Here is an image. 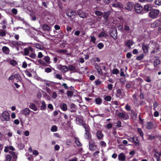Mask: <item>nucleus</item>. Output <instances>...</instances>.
<instances>
[{
	"label": "nucleus",
	"instance_id": "obj_16",
	"mask_svg": "<svg viewBox=\"0 0 161 161\" xmlns=\"http://www.w3.org/2000/svg\"><path fill=\"white\" fill-rule=\"evenodd\" d=\"M118 116L121 119L125 120H126L129 119L128 116H126L125 114L122 112H119L118 114Z\"/></svg>",
	"mask_w": 161,
	"mask_h": 161
},
{
	"label": "nucleus",
	"instance_id": "obj_25",
	"mask_svg": "<svg viewBox=\"0 0 161 161\" xmlns=\"http://www.w3.org/2000/svg\"><path fill=\"white\" fill-rule=\"evenodd\" d=\"M79 16L81 18H84L86 17L85 13L82 11H80L78 13Z\"/></svg>",
	"mask_w": 161,
	"mask_h": 161
},
{
	"label": "nucleus",
	"instance_id": "obj_34",
	"mask_svg": "<svg viewBox=\"0 0 161 161\" xmlns=\"http://www.w3.org/2000/svg\"><path fill=\"white\" fill-rule=\"evenodd\" d=\"M58 130L57 127L55 125H53L51 127V130L52 132H56Z\"/></svg>",
	"mask_w": 161,
	"mask_h": 161
},
{
	"label": "nucleus",
	"instance_id": "obj_37",
	"mask_svg": "<svg viewBox=\"0 0 161 161\" xmlns=\"http://www.w3.org/2000/svg\"><path fill=\"white\" fill-rule=\"evenodd\" d=\"M144 79L145 81L147 82H150L151 81V80L150 79V77L149 76L145 77Z\"/></svg>",
	"mask_w": 161,
	"mask_h": 161
},
{
	"label": "nucleus",
	"instance_id": "obj_35",
	"mask_svg": "<svg viewBox=\"0 0 161 161\" xmlns=\"http://www.w3.org/2000/svg\"><path fill=\"white\" fill-rule=\"evenodd\" d=\"M107 36V34L105 32L102 31L98 35V37H106Z\"/></svg>",
	"mask_w": 161,
	"mask_h": 161
},
{
	"label": "nucleus",
	"instance_id": "obj_38",
	"mask_svg": "<svg viewBox=\"0 0 161 161\" xmlns=\"http://www.w3.org/2000/svg\"><path fill=\"white\" fill-rule=\"evenodd\" d=\"M24 55L25 56L28 55L30 53L29 49L28 48H25L24 49Z\"/></svg>",
	"mask_w": 161,
	"mask_h": 161
},
{
	"label": "nucleus",
	"instance_id": "obj_9",
	"mask_svg": "<svg viewBox=\"0 0 161 161\" xmlns=\"http://www.w3.org/2000/svg\"><path fill=\"white\" fill-rule=\"evenodd\" d=\"M124 94V92H122L121 89H119L117 90L116 95L117 97L121 99L123 98Z\"/></svg>",
	"mask_w": 161,
	"mask_h": 161
},
{
	"label": "nucleus",
	"instance_id": "obj_61",
	"mask_svg": "<svg viewBox=\"0 0 161 161\" xmlns=\"http://www.w3.org/2000/svg\"><path fill=\"white\" fill-rule=\"evenodd\" d=\"M95 14L97 16H101L102 14V13L99 11H96L95 12Z\"/></svg>",
	"mask_w": 161,
	"mask_h": 161
},
{
	"label": "nucleus",
	"instance_id": "obj_24",
	"mask_svg": "<svg viewBox=\"0 0 161 161\" xmlns=\"http://www.w3.org/2000/svg\"><path fill=\"white\" fill-rule=\"evenodd\" d=\"M160 63V61L157 59L154 60L153 61L154 66L155 68L157 67V66L159 65Z\"/></svg>",
	"mask_w": 161,
	"mask_h": 161
},
{
	"label": "nucleus",
	"instance_id": "obj_32",
	"mask_svg": "<svg viewBox=\"0 0 161 161\" xmlns=\"http://www.w3.org/2000/svg\"><path fill=\"white\" fill-rule=\"evenodd\" d=\"M73 92L72 91H67L66 92V94L68 97H71L73 94Z\"/></svg>",
	"mask_w": 161,
	"mask_h": 161
},
{
	"label": "nucleus",
	"instance_id": "obj_43",
	"mask_svg": "<svg viewBox=\"0 0 161 161\" xmlns=\"http://www.w3.org/2000/svg\"><path fill=\"white\" fill-rule=\"evenodd\" d=\"M158 104L156 101H155L153 103V109L154 111L156 110V108H157V107H158Z\"/></svg>",
	"mask_w": 161,
	"mask_h": 161
},
{
	"label": "nucleus",
	"instance_id": "obj_15",
	"mask_svg": "<svg viewBox=\"0 0 161 161\" xmlns=\"http://www.w3.org/2000/svg\"><path fill=\"white\" fill-rule=\"evenodd\" d=\"M161 22L160 20H155L151 25V27L153 28H155L158 26L160 25Z\"/></svg>",
	"mask_w": 161,
	"mask_h": 161
},
{
	"label": "nucleus",
	"instance_id": "obj_41",
	"mask_svg": "<svg viewBox=\"0 0 161 161\" xmlns=\"http://www.w3.org/2000/svg\"><path fill=\"white\" fill-rule=\"evenodd\" d=\"M119 73V70L117 68L114 69L112 70V73L114 74H118Z\"/></svg>",
	"mask_w": 161,
	"mask_h": 161
},
{
	"label": "nucleus",
	"instance_id": "obj_62",
	"mask_svg": "<svg viewBox=\"0 0 161 161\" xmlns=\"http://www.w3.org/2000/svg\"><path fill=\"white\" fill-rule=\"evenodd\" d=\"M117 125H116V127H121V122L120 121H118L117 123Z\"/></svg>",
	"mask_w": 161,
	"mask_h": 161
},
{
	"label": "nucleus",
	"instance_id": "obj_59",
	"mask_svg": "<svg viewBox=\"0 0 161 161\" xmlns=\"http://www.w3.org/2000/svg\"><path fill=\"white\" fill-rule=\"evenodd\" d=\"M12 156L13 158V160L12 161H17V159L18 158L17 155L15 154Z\"/></svg>",
	"mask_w": 161,
	"mask_h": 161
},
{
	"label": "nucleus",
	"instance_id": "obj_29",
	"mask_svg": "<svg viewBox=\"0 0 161 161\" xmlns=\"http://www.w3.org/2000/svg\"><path fill=\"white\" fill-rule=\"evenodd\" d=\"M61 108L64 111H66L67 109V106L65 103H63L60 105Z\"/></svg>",
	"mask_w": 161,
	"mask_h": 161
},
{
	"label": "nucleus",
	"instance_id": "obj_51",
	"mask_svg": "<svg viewBox=\"0 0 161 161\" xmlns=\"http://www.w3.org/2000/svg\"><path fill=\"white\" fill-rule=\"evenodd\" d=\"M55 77L56 78L61 80L62 79V77L61 75L58 74L56 75Z\"/></svg>",
	"mask_w": 161,
	"mask_h": 161
},
{
	"label": "nucleus",
	"instance_id": "obj_28",
	"mask_svg": "<svg viewBox=\"0 0 161 161\" xmlns=\"http://www.w3.org/2000/svg\"><path fill=\"white\" fill-rule=\"evenodd\" d=\"M95 102L96 104L100 105L102 103V100L100 97H97L95 100Z\"/></svg>",
	"mask_w": 161,
	"mask_h": 161
},
{
	"label": "nucleus",
	"instance_id": "obj_4",
	"mask_svg": "<svg viewBox=\"0 0 161 161\" xmlns=\"http://www.w3.org/2000/svg\"><path fill=\"white\" fill-rule=\"evenodd\" d=\"M10 119V116L8 112L7 111H4L2 114L1 119L2 121H8Z\"/></svg>",
	"mask_w": 161,
	"mask_h": 161
},
{
	"label": "nucleus",
	"instance_id": "obj_31",
	"mask_svg": "<svg viewBox=\"0 0 161 161\" xmlns=\"http://www.w3.org/2000/svg\"><path fill=\"white\" fill-rule=\"evenodd\" d=\"M137 132L139 134L140 136L142 137V138H143V135L144 134L141 128H138L137 129Z\"/></svg>",
	"mask_w": 161,
	"mask_h": 161
},
{
	"label": "nucleus",
	"instance_id": "obj_18",
	"mask_svg": "<svg viewBox=\"0 0 161 161\" xmlns=\"http://www.w3.org/2000/svg\"><path fill=\"white\" fill-rule=\"evenodd\" d=\"M31 111V110L28 108H25L23 110L22 114L25 116H27L29 115Z\"/></svg>",
	"mask_w": 161,
	"mask_h": 161
},
{
	"label": "nucleus",
	"instance_id": "obj_47",
	"mask_svg": "<svg viewBox=\"0 0 161 161\" xmlns=\"http://www.w3.org/2000/svg\"><path fill=\"white\" fill-rule=\"evenodd\" d=\"M26 75L29 77H31L32 76L31 74L28 70H26L25 71Z\"/></svg>",
	"mask_w": 161,
	"mask_h": 161
},
{
	"label": "nucleus",
	"instance_id": "obj_27",
	"mask_svg": "<svg viewBox=\"0 0 161 161\" xmlns=\"http://www.w3.org/2000/svg\"><path fill=\"white\" fill-rule=\"evenodd\" d=\"M40 109L42 110H45L46 109V105L45 102L44 101L42 102V105L41 106Z\"/></svg>",
	"mask_w": 161,
	"mask_h": 161
},
{
	"label": "nucleus",
	"instance_id": "obj_10",
	"mask_svg": "<svg viewBox=\"0 0 161 161\" xmlns=\"http://www.w3.org/2000/svg\"><path fill=\"white\" fill-rule=\"evenodd\" d=\"M76 121L77 122V124L80 125H82L84 127L83 125L84 124H87L86 123H83V119L82 117H76Z\"/></svg>",
	"mask_w": 161,
	"mask_h": 161
},
{
	"label": "nucleus",
	"instance_id": "obj_33",
	"mask_svg": "<svg viewBox=\"0 0 161 161\" xmlns=\"http://www.w3.org/2000/svg\"><path fill=\"white\" fill-rule=\"evenodd\" d=\"M14 79L16 78L18 80H20L21 79V77L20 75L19 74H16L14 75Z\"/></svg>",
	"mask_w": 161,
	"mask_h": 161
},
{
	"label": "nucleus",
	"instance_id": "obj_49",
	"mask_svg": "<svg viewBox=\"0 0 161 161\" xmlns=\"http://www.w3.org/2000/svg\"><path fill=\"white\" fill-rule=\"evenodd\" d=\"M155 4L158 5H161V0H155L154 1Z\"/></svg>",
	"mask_w": 161,
	"mask_h": 161
},
{
	"label": "nucleus",
	"instance_id": "obj_50",
	"mask_svg": "<svg viewBox=\"0 0 161 161\" xmlns=\"http://www.w3.org/2000/svg\"><path fill=\"white\" fill-rule=\"evenodd\" d=\"M97 47L99 49H101L103 47L104 45L102 43L100 42L98 44Z\"/></svg>",
	"mask_w": 161,
	"mask_h": 161
},
{
	"label": "nucleus",
	"instance_id": "obj_22",
	"mask_svg": "<svg viewBox=\"0 0 161 161\" xmlns=\"http://www.w3.org/2000/svg\"><path fill=\"white\" fill-rule=\"evenodd\" d=\"M57 52L60 53H63V54H66L67 55H70V53H67L68 52V50L66 49H59L57 51Z\"/></svg>",
	"mask_w": 161,
	"mask_h": 161
},
{
	"label": "nucleus",
	"instance_id": "obj_19",
	"mask_svg": "<svg viewBox=\"0 0 161 161\" xmlns=\"http://www.w3.org/2000/svg\"><path fill=\"white\" fill-rule=\"evenodd\" d=\"M153 125L152 122H147L146 125V128L147 130H151L152 129L153 127Z\"/></svg>",
	"mask_w": 161,
	"mask_h": 161
},
{
	"label": "nucleus",
	"instance_id": "obj_11",
	"mask_svg": "<svg viewBox=\"0 0 161 161\" xmlns=\"http://www.w3.org/2000/svg\"><path fill=\"white\" fill-rule=\"evenodd\" d=\"M142 50L144 53H147L148 52L149 46L147 44H145V43H142Z\"/></svg>",
	"mask_w": 161,
	"mask_h": 161
},
{
	"label": "nucleus",
	"instance_id": "obj_48",
	"mask_svg": "<svg viewBox=\"0 0 161 161\" xmlns=\"http://www.w3.org/2000/svg\"><path fill=\"white\" fill-rule=\"evenodd\" d=\"M2 50L3 52H5L8 51L9 50V49L6 46H3L2 47Z\"/></svg>",
	"mask_w": 161,
	"mask_h": 161
},
{
	"label": "nucleus",
	"instance_id": "obj_54",
	"mask_svg": "<svg viewBox=\"0 0 161 161\" xmlns=\"http://www.w3.org/2000/svg\"><path fill=\"white\" fill-rule=\"evenodd\" d=\"M91 41L92 42L94 43H95V41L96 40V38L94 36H91Z\"/></svg>",
	"mask_w": 161,
	"mask_h": 161
},
{
	"label": "nucleus",
	"instance_id": "obj_52",
	"mask_svg": "<svg viewBox=\"0 0 161 161\" xmlns=\"http://www.w3.org/2000/svg\"><path fill=\"white\" fill-rule=\"evenodd\" d=\"M10 64L13 66H15L17 64L16 62L14 60H12L9 62Z\"/></svg>",
	"mask_w": 161,
	"mask_h": 161
},
{
	"label": "nucleus",
	"instance_id": "obj_60",
	"mask_svg": "<svg viewBox=\"0 0 161 161\" xmlns=\"http://www.w3.org/2000/svg\"><path fill=\"white\" fill-rule=\"evenodd\" d=\"M45 71L46 72L49 73L51 72L52 70L50 68L48 67L45 69Z\"/></svg>",
	"mask_w": 161,
	"mask_h": 161
},
{
	"label": "nucleus",
	"instance_id": "obj_6",
	"mask_svg": "<svg viewBox=\"0 0 161 161\" xmlns=\"http://www.w3.org/2000/svg\"><path fill=\"white\" fill-rule=\"evenodd\" d=\"M134 4L133 3L129 2L125 5V8L129 11H131L134 7Z\"/></svg>",
	"mask_w": 161,
	"mask_h": 161
},
{
	"label": "nucleus",
	"instance_id": "obj_26",
	"mask_svg": "<svg viewBox=\"0 0 161 161\" xmlns=\"http://www.w3.org/2000/svg\"><path fill=\"white\" fill-rule=\"evenodd\" d=\"M133 44V42L130 40H127L125 43V45L128 47H130Z\"/></svg>",
	"mask_w": 161,
	"mask_h": 161
},
{
	"label": "nucleus",
	"instance_id": "obj_3",
	"mask_svg": "<svg viewBox=\"0 0 161 161\" xmlns=\"http://www.w3.org/2000/svg\"><path fill=\"white\" fill-rule=\"evenodd\" d=\"M134 9L136 13L142 14L144 13L143 7L139 4H136L134 6Z\"/></svg>",
	"mask_w": 161,
	"mask_h": 161
},
{
	"label": "nucleus",
	"instance_id": "obj_5",
	"mask_svg": "<svg viewBox=\"0 0 161 161\" xmlns=\"http://www.w3.org/2000/svg\"><path fill=\"white\" fill-rule=\"evenodd\" d=\"M89 147L90 150L92 151H94L97 148L95 142L92 139H91L89 141Z\"/></svg>",
	"mask_w": 161,
	"mask_h": 161
},
{
	"label": "nucleus",
	"instance_id": "obj_13",
	"mask_svg": "<svg viewBox=\"0 0 161 161\" xmlns=\"http://www.w3.org/2000/svg\"><path fill=\"white\" fill-rule=\"evenodd\" d=\"M111 36L114 40H116L118 38L117 30L116 29L113 30L111 32Z\"/></svg>",
	"mask_w": 161,
	"mask_h": 161
},
{
	"label": "nucleus",
	"instance_id": "obj_64",
	"mask_svg": "<svg viewBox=\"0 0 161 161\" xmlns=\"http://www.w3.org/2000/svg\"><path fill=\"white\" fill-rule=\"evenodd\" d=\"M12 12L14 14H16L17 13V9L16 8H13L12 9Z\"/></svg>",
	"mask_w": 161,
	"mask_h": 161
},
{
	"label": "nucleus",
	"instance_id": "obj_14",
	"mask_svg": "<svg viewBox=\"0 0 161 161\" xmlns=\"http://www.w3.org/2000/svg\"><path fill=\"white\" fill-rule=\"evenodd\" d=\"M126 158V156L123 153H121L118 155V159L119 161H124Z\"/></svg>",
	"mask_w": 161,
	"mask_h": 161
},
{
	"label": "nucleus",
	"instance_id": "obj_36",
	"mask_svg": "<svg viewBox=\"0 0 161 161\" xmlns=\"http://www.w3.org/2000/svg\"><path fill=\"white\" fill-rule=\"evenodd\" d=\"M44 59L46 63L49 64L50 63V58L48 56H45L44 58Z\"/></svg>",
	"mask_w": 161,
	"mask_h": 161
},
{
	"label": "nucleus",
	"instance_id": "obj_7",
	"mask_svg": "<svg viewBox=\"0 0 161 161\" xmlns=\"http://www.w3.org/2000/svg\"><path fill=\"white\" fill-rule=\"evenodd\" d=\"M66 14L68 17L73 19L75 18V16L76 15V13L74 10H71L70 11H67Z\"/></svg>",
	"mask_w": 161,
	"mask_h": 161
},
{
	"label": "nucleus",
	"instance_id": "obj_30",
	"mask_svg": "<svg viewBox=\"0 0 161 161\" xmlns=\"http://www.w3.org/2000/svg\"><path fill=\"white\" fill-rule=\"evenodd\" d=\"M144 57V55L143 53L141 54L140 55L137 56L136 58V59L137 60L140 61L142 60Z\"/></svg>",
	"mask_w": 161,
	"mask_h": 161
},
{
	"label": "nucleus",
	"instance_id": "obj_39",
	"mask_svg": "<svg viewBox=\"0 0 161 161\" xmlns=\"http://www.w3.org/2000/svg\"><path fill=\"white\" fill-rule=\"evenodd\" d=\"M11 43L14 46H19L20 45V43L17 41H12Z\"/></svg>",
	"mask_w": 161,
	"mask_h": 161
},
{
	"label": "nucleus",
	"instance_id": "obj_20",
	"mask_svg": "<svg viewBox=\"0 0 161 161\" xmlns=\"http://www.w3.org/2000/svg\"><path fill=\"white\" fill-rule=\"evenodd\" d=\"M97 138L99 140L102 139L103 136V135L102 132L100 130H98L97 133Z\"/></svg>",
	"mask_w": 161,
	"mask_h": 161
},
{
	"label": "nucleus",
	"instance_id": "obj_56",
	"mask_svg": "<svg viewBox=\"0 0 161 161\" xmlns=\"http://www.w3.org/2000/svg\"><path fill=\"white\" fill-rule=\"evenodd\" d=\"M100 145L103 147H105L106 146V144L104 141H101L100 142Z\"/></svg>",
	"mask_w": 161,
	"mask_h": 161
},
{
	"label": "nucleus",
	"instance_id": "obj_2",
	"mask_svg": "<svg viewBox=\"0 0 161 161\" xmlns=\"http://www.w3.org/2000/svg\"><path fill=\"white\" fill-rule=\"evenodd\" d=\"M159 16V11L157 9H153L149 13V17L152 19H156Z\"/></svg>",
	"mask_w": 161,
	"mask_h": 161
},
{
	"label": "nucleus",
	"instance_id": "obj_44",
	"mask_svg": "<svg viewBox=\"0 0 161 161\" xmlns=\"http://www.w3.org/2000/svg\"><path fill=\"white\" fill-rule=\"evenodd\" d=\"M68 68L69 69V70L70 71L74 70L75 69V67L72 65H69Z\"/></svg>",
	"mask_w": 161,
	"mask_h": 161
},
{
	"label": "nucleus",
	"instance_id": "obj_45",
	"mask_svg": "<svg viewBox=\"0 0 161 161\" xmlns=\"http://www.w3.org/2000/svg\"><path fill=\"white\" fill-rule=\"evenodd\" d=\"M135 145L136 146H138L140 145L139 142L137 138L136 139V141H135L134 139V141L133 142Z\"/></svg>",
	"mask_w": 161,
	"mask_h": 161
},
{
	"label": "nucleus",
	"instance_id": "obj_40",
	"mask_svg": "<svg viewBox=\"0 0 161 161\" xmlns=\"http://www.w3.org/2000/svg\"><path fill=\"white\" fill-rule=\"evenodd\" d=\"M12 157L10 154H8L6 157V161H11Z\"/></svg>",
	"mask_w": 161,
	"mask_h": 161
},
{
	"label": "nucleus",
	"instance_id": "obj_53",
	"mask_svg": "<svg viewBox=\"0 0 161 161\" xmlns=\"http://www.w3.org/2000/svg\"><path fill=\"white\" fill-rule=\"evenodd\" d=\"M155 136H153L152 135H149L148 140L150 141L153 140L155 139Z\"/></svg>",
	"mask_w": 161,
	"mask_h": 161
},
{
	"label": "nucleus",
	"instance_id": "obj_63",
	"mask_svg": "<svg viewBox=\"0 0 161 161\" xmlns=\"http://www.w3.org/2000/svg\"><path fill=\"white\" fill-rule=\"evenodd\" d=\"M35 47L37 48L40 49H41L42 45L41 44L37 43L35 44Z\"/></svg>",
	"mask_w": 161,
	"mask_h": 161
},
{
	"label": "nucleus",
	"instance_id": "obj_21",
	"mask_svg": "<svg viewBox=\"0 0 161 161\" xmlns=\"http://www.w3.org/2000/svg\"><path fill=\"white\" fill-rule=\"evenodd\" d=\"M42 29L43 31H50L51 30V28L49 25L47 24H44L42 26Z\"/></svg>",
	"mask_w": 161,
	"mask_h": 161
},
{
	"label": "nucleus",
	"instance_id": "obj_23",
	"mask_svg": "<svg viewBox=\"0 0 161 161\" xmlns=\"http://www.w3.org/2000/svg\"><path fill=\"white\" fill-rule=\"evenodd\" d=\"M75 143L78 147H82V144L80 142L79 139L77 137H76L75 138Z\"/></svg>",
	"mask_w": 161,
	"mask_h": 161
},
{
	"label": "nucleus",
	"instance_id": "obj_1",
	"mask_svg": "<svg viewBox=\"0 0 161 161\" xmlns=\"http://www.w3.org/2000/svg\"><path fill=\"white\" fill-rule=\"evenodd\" d=\"M83 126L85 131L84 135L85 138L88 140H91L92 135L90 132V129L89 125L88 124H84Z\"/></svg>",
	"mask_w": 161,
	"mask_h": 161
},
{
	"label": "nucleus",
	"instance_id": "obj_12",
	"mask_svg": "<svg viewBox=\"0 0 161 161\" xmlns=\"http://www.w3.org/2000/svg\"><path fill=\"white\" fill-rule=\"evenodd\" d=\"M143 8V11H145L148 12L149 11H150L153 9V8L151 4H147L144 5Z\"/></svg>",
	"mask_w": 161,
	"mask_h": 161
},
{
	"label": "nucleus",
	"instance_id": "obj_57",
	"mask_svg": "<svg viewBox=\"0 0 161 161\" xmlns=\"http://www.w3.org/2000/svg\"><path fill=\"white\" fill-rule=\"evenodd\" d=\"M95 82L96 86L100 85L101 84V81L98 79L96 80Z\"/></svg>",
	"mask_w": 161,
	"mask_h": 161
},
{
	"label": "nucleus",
	"instance_id": "obj_58",
	"mask_svg": "<svg viewBox=\"0 0 161 161\" xmlns=\"http://www.w3.org/2000/svg\"><path fill=\"white\" fill-rule=\"evenodd\" d=\"M71 143V141L69 140H66L65 142V144L67 146H69Z\"/></svg>",
	"mask_w": 161,
	"mask_h": 161
},
{
	"label": "nucleus",
	"instance_id": "obj_8",
	"mask_svg": "<svg viewBox=\"0 0 161 161\" xmlns=\"http://www.w3.org/2000/svg\"><path fill=\"white\" fill-rule=\"evenodd\" d=\"M58 68L62 72L64 73H65L69 70V69L67 66L65 65H62L60 64L58 66Z\"/></svg>",
	"mask_w": 161,
	"mask_h": 161
},
{
	"label": "nucleus",
	"instance_id": "obj_17",
	"mask_svg": "<svg viewBox=\"0 0 161 161\" xmlns=\"http://www.w3.org/2000/svg\"><path fill=\"white\" fill-rule=\"evenodd\" d=\"M29 108L34 111H36L37 110V106L34 103H31L29 105Z\"/></svg>",
	"mask_w": 161,
	"mask_h": 161
},
{
	"label": "nucleus",
	"instance_id": "obj_42",
	"mask_svg": "<svg viewBox=\"0 0 161 161\" xmlns=\"http://www.w3.org/2000/svg\"><path fill=\"white\" fill-rule=\"evenodd\" d=\"M6 33L5 31L2 29L0 30V36H6Z\"/></svg>",
	"mask_w": 161,
	"mask_h": 161
},
{
	"label": "nucleus",
	"instance_id": "obj_55",
	"mask_svg": "<svg viewBox=\"0 0 161 161\" xmlns=\"http://www.w3.org/2000/svg\"><path fill=\"white\" fill-rule=\"evenodd\" d=\"M112 99V97L110 96H107L105 97V99L108 101H110Z\"/></svg>",
	"mask_w": 161,
	"mask_h": 161
},
{
	"label": "nucleus",
	"instance_id": "obj_46",
	"mask_svg": "<svg viewBox=\"0 0 161 161\" xmlns=\"http://www.w3.org/2000/svg\"><path fill=\"white\" fill-rule=\"evenodd\" d=\"M38 62L40 63V64H42L44 66H47L46 64L42 59H39L38 60Z\"/></svg>",
	"mask_w": 161,
	"mask_h": 161
}]
</instances>
